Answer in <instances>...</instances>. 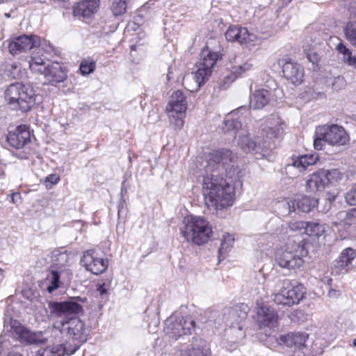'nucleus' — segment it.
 <instances>
[{"instance_id":"f257e3e1","label":"nucleus","mask_w":356,"mask_h":356,"mask_svg":"<svg viewBox=\"0 0 356 356\" xmlns=\"http://www.w3.org/2000/svg\"><path fill=\"white\" fill-rule=\"evenodd\" d=\"M235 157L232 151L228 149H218L209 154L202 187L208 207L220 210L233 204L234 186L220 175L227 171Z\"/></svg>"},{"instance_id":"f03ea898","label":"nucleus","mask_w":356,"mask_h":356,"mask_svg":"<svg viewBox=\"0 0 356 356\" xmlns=\"http://www.w3.org/2000/svg\"><path fill=\"white\" fill-rule=\"evenodd\" d=\"M49 308L51 315L58 318L54 327L60 333L69 337L71 352H76L88 339L89 330L85 323L75 316L83 312V307L74 299L63 302H50Z\"/></svg>"},{"instance_id":"7ed1b4c3","label":"nucleus","mask_w":356,"mask_h":356,"mask_svg":"<svg viewBox=\"0 0 356 356\" xmlns=\"http://www.w3.org/2000/svg\"><path fill=\"white\" fill-rule=\"evenodd\" d=\"M5 97L12 109L26 113L35 106L37 95L31 84L15 82L6 88Z\"/></svg>"},{"instance_id":"20e7f679","label":"nucleus","mask_w":356,"mask_h":356,"mask_svg":"<svg viewBox=\"0 0 356 356\" xmlns=\"http://www.w3.org/2000/svg\"><path fill=\"white\" fill-rule=\"evenodd\" d=\"M308 253L304 239L300 236L289 239L284 250L276 254L277 264L284 268H299L304 263L303 257Z\"/></svg>"},{"instance_id":"39448f33","label":"nucleus","mask_w":356,"mask_h":356,"mask_svg":"<svg viewBox=\"0 0 356 356\" xmlns=\"http://www.w3.org/2000/svg\"><path fill=\"white\" fill-rule=\"evenodd\" d=\"M183 222L184 227L181 229V233L187 241L200 245L207 243L210 238L211 228L203 218L188 216L184 218Z\"/></svg>"},{"instance_id":"423d86ee","label":"nucleus","mask_w":356,"mask_h":356,"mask_svg":"<svg viewBox=\"0 0 356 356\" xmlns=\"http://www.w3.org/2000/svg\"><path fill=\"white\" fill-rule=\"evenodd\" d=\"M273 282L280 289L273 294V301L277 305L293 306L297 305L303 298L305 289L302 284L288 279H275Z\"/></svg>"},{"instance_id":"0eeeda50","label":"nucleus","mask_w":356,"mask_h":356,"mask_svg":"<svg viewBox=\"0 0 356 356\" xmlns=\"http://www.w3.org/2000/svg\"><path fill=\"white\" fill-rule=\"evenodd\" d=\"M186 95L181 90L172 92L165 108L170 124L175 129H181L184 124L187 109Z\"/></svg>"},{"instance_id":"6e6552de","label":"nucleus","mask_w":356,"mask_h":356,"mask_svg":"<svg viewBox=\"0 0 356 356\" xmlns=\"http://www.w3.org/2000/svg\"><path fill=\"white\" fill-rule=\"evenodd\" d=\"M246 317L247 312L241 309L228 308L224 311L222 319L225 323L230 324V328L227 330L228 334L233 335L229 339L230 343H238L245 337L241 322Z\"/></svg>"},{"instance_id":"1a4fd4ad","label":"nucleus","mask_w":356,"mask_h":356,"mask_svg":"<svg viewBox=\"0 0 356 356\" xmlns=\"http://www.w3.org/2000/svg\"><path fill=\"white\" fill-rule=\"evenodd\" d=\"M220 58V54L218 52L211 51L207 48L202 51L197 65L198 68L193 76L197 83L195 90L199 89L208 81L213 66Z\"/></svg>"},{"instance_id":"9d476101","label":"nucleus","mask_w":356,"mask_h":356,"mask_svg":"<svg viewBox=\"0 0 356 356\" xmlns=\"http://www.w3.org/2000/svg\"><path fill=\"white\" fill-rule=\"evenodd\" d=\"M237 145L243 152L257 156V159L264 157L270 149L267 141H261L259 136L251 137L244 129L238 132Z\"/></svg>"},{"instance_id":"9b49d317","label":"nucleus","mask_w":356,"mask_h":356,"mask_svg":"<svg viewBox=\"0 0 356 356\" xmlns=\"http://www.w3.org/2000/svg\"><path fill=\"white\" fill-rule=\"evenodd\" d=\"M194 327L195 321L190 318L171 316L165 321L164 331L170 337L177 339L182 335L191 334Z\"/></svg>"},{"instance_id":"f8f14e48","label":"nucleus","mask_w":356,"mask_h":356,"mask_svg":"<svg viewBox=\"0 0 356 356\" xmlns=\"http://www.w3.org/2000/svg\"><path fill=\"white\" fill-rule=\"evenodd\" d=\"M322 131L324 140L330 145L339 147L346 145L350 140L349 135L341 126H325L322 127Z\"/></svg>"},{"instance_id":"ddd939ff","label":"nucleus","mask_w":356,"mask_h":356,"mask_svg":"<svg viewBox=\"0 0 356 356\" xmlns=\"http://www.w3.org/2000/svg\"><path fill=\"white\" fill-rule=\"evenodd\" d=\"M80 263L86 270L95 275L104 273L108 268V260L97 257L94 250L85 251Z\"/></svg>"},{"instance_id":"4468645a","label":"nucleus","mask_w":356,"mask_h":356,"mask_svg":"<svg viewBox=\"0 0 356 356\" xmlns=\"http://www.w3.org/2000/svg\"><path fill=\"white\" fill-rule=\"evenodd\" d=\"M9 331L18 339L28 343H44L47 341V339L41 333L31 332L16 320L10 321Z\"/></svg>"},{"instance_id":"2eb2a0df","label":"nucleus","mask_w":356,"mask_h":356,"mask_svg":"<svg viewBox=\"0 0 356 356\" xmlns=\"http://www.w3.org/2000/svg\"><path fill=\"white\" fill-rule=\"evenodd\" d=\"M40 39L37 35H22L11 40L8 44L9 52L16 55L38 47Z\"/></svg>"},{"instance_id":"dca6fc26","label":"nucleus","mask_w":356,"mask_h":356,"mask_svg":"<svg viewBox=\"0 0 356 356\" xmlns=\"http://www.w3.org/2000/svg\"><path fill=\"white\" fill-rule=\"evenodd\" d=\"M279 64L282 65L284 76L291 83L300 85L302 83L304 70L298 63L282 60L279 62Z\"/></svg>"},{"instance_id":"f3484780","label":"nucleus","mask_w":356,"mask_h":356,"mask_svg":"<svg viewBox=\"0 0 356 356\" xmlns=\"http://www.w3.org/2000/svg\"><path fill=\"white\" fill-rule=\"evenodd\" d=\"M356 257V250L347 248L342 250L338 259L334 261L332 272L336 274L347 273L352 268V261Z\"/></svg>"},{"instance_id":"a211bd4d","label":"nucleus","mask_w":356,"mask_h":356,"mask_svg":"<svg viewBox=\"0 0 356 356\" xmlns=\"http://www.w3.org/2000/svg\"><path fill=\"white\" fill-rule=\"evenodd\" d=\"M6 140L11 147L15 149L24 147L31 140L29 127L24 124L18 126L14 131L8 133Z\"/></svg>"},{"instance_id":"6ab92c4d","label":"nucleus","mask_w":356,"mask_h":356,"mask_svg":"<svg viewBox=\"0 0 356 356\" xmlns=\"http://www.w3.org/2000/svg\"><path fill=\"white\" fill-rule=\"evenodd\" d=\"M278 315L274 309L263 305L257 313V322L260 328L273 327L277 325Z\"/></svg>"},{"instance_id":"aec40b11","label":"nucleus","mask_w":356,"mask_h":356,"mask_svg":"<svg viewBox=\"0 0 356 356\" xmlns=\"http://www.w3.org/2000/svg\"><path fill=\"white\" fill-rule=\"evenodd\" d=\"M330 184L325 170L322 169L313 173L306 183L307 190L315 193L322 191Z\"/></svg>"},{"instance_id":"412c9836","label":"nucleus","mask_w":356,"mask_h":356,"mask_svg":"<svg viewBox=\"0 0 356 356\" xmlns=\"http://www.w3.org/2000/svg\"><path fill=\"white\" fill-rule=\"evenodd\" d=\"M285 127L286 124L277 115H272L263 131L268 138H280L284 135Z\"/></svg>"},{"instance_id":"4be33fe9","label":"nucleus","mask_w":356,"mask_h":356,"mask_svg":"<svg viewBox=\"0 0 356 356\" xmlns=\"http://www.w3.org/2000/svg\"><path fill=\"white\" fill-rule=\"evenodd\" d=\"M99 6V0H83L74 6V15L78 17L89 18Z\"/></svg>"},{"instance_id":"5701e85b","label":"nucleus","mask_w":356,"mask_h":356,"mask_svg":"<svg viewBox=\"0 0 356 356\" xmlns=\"http://www.w3.org/2000/svg\"><path fill=\"white\" fill-rule=\"evenodd\" d=\"M316 204L315 199H312L308 196H302L300 198L291 200L286 202L284 205L289 210V213L295 211L296 209L308 213L311 211L312 208L314 207Z\"/></svg>"},{"instance_id":"b1692460","label":"nucleus","mask_w":356,"mask_h":356,"mask_svg":"<svg viewBox=\"0 0 356 356\" xmlns=\"http://www.w3.org/2000/svg\"><path fill=\"white\" fill-rule=\"evenodd\" d=\"M280 341L288 347L302 350L306 347L305 342L308 334L305 332H291L280 337Z\"/></svg>"},{"instance_id":"393cba45","label":"nucleus","mask_w":356,"mask_h":356,"mask_svg":"<svg viewBox=\"0 0 356 356\" xmlns=\"http://www.w3.org/2000/svg\"><path fill=\"white\" fill-rule=\"evenodd\" d=\"M318 157L316 154H305L292 158L291 163L287 164L286 168L289 170L291 168H297L299 172L306 170L309 166L314 165Z\"/></svg>"},{"instance_id":"a878e982","label":"nucleus","mask_w":356,"mask_h":356,"mask_svg":"<svg viewBox=\"0 0 356 356\" xmlns=\"http://www.w3.org/2000/svg\"><path fill=\"white\" fill-rule=\"evenodd\" d=\"M242 111H248V108L245 106H241L237 109L232 111L230 113H229L224 121L225 127L224 130L225 132L232 133L234 137H236V134L238 136V132L241 131L240 129L242 127L241 122L238 120V119H234V117L238 112Z\"/></svg>"},{"instance_id":"bb28decb","label":"nucleus","mask_w":356,"mask_h":356,"mask_svg":"<svg viewBox=\"0 0 356 356\" xmlns=\"http://www.w3.org/2000/svg\"><path fill=\"white\" fill-rule=\"evenodd\" d=\"M44 78L51 85L56 86L63 82L67 78V74L62 67L58 63H55L49 65Z\"/></svg>"},{"instance_id":"cd10ccee","label":"nucleus","mask_w":356,"mask_h":356,"mask_svg":"<svg viewBox=\"0 0 356 356\" xmlns=\"http://www.w3.org/2000/svg\"><path fill=\"white\" fill-rule=\"evenodd\" d=\"M349 8L351 19L347 23L344 33L346 38L356 47V2Z\"/></svg>"},{"instance_id":"c85d7f7f","label":"nucleus","mask_w":356,"mask_h":356,"mask_svg":"<svg viewBox=\"0 0 356 356\" xmlns=\"http://www.w3.org/2000/svg\"><path fill=\"white\" fill-rule=\"evenodd\" d=\"M248 36V29L238 26H229L225 33V38L228 41L239 43L246 42Z\"/></svg>"},{"instance_id":"c756f323","label":"nucleus","mask_w":356,"mask_h":356,"mask_svg":"<svg viewBox=\"0 0 356 356\" xmlns=\"http://www.w3.org/2000/svg\"><path fill=\"white\" fill-rule=\"evenodd\" d=\"M252 64L249 60H243L242 55L235 56L232 60L231 72L236 77L251 70Z\"/></svg>"},{"instance_id":"7c9ffc66","label":"nucleus","mask_w":356,"mask_h":356,"mask_svg":"<svg viewBox=\"0 0 356 356\" xmlns=\"http://www.w3.org/2000/svg\"><path fill=\"white\" fill-rule=\"evenodd\" d=\"M270 100V92L264 89L256 90L250 97V107L253 109L264 108Z\"/></svg>"},{"instance_id":"2f4dec72","label":"nucleus","mask_w":356,"mask_h":356,"mask_svg":"<svg viewBox=\"0 0 356 356\" xmlns=\"http://www.w3.org/2000/svg\"><path fill=\"white\" fill-rule=\"evenodd\" d=\"M21 66L18 63L5 62L1 66V71L4 76L11 79L21 77Z\"/></svg>"},{"instance_id":"473e14b6","label":"nucleus","mask_w":356,"mask_h":356,"mask_svg":"<svg viewBox=\"0 0 356 356\" xmlns=\"http://www.w3.org/2000/svg\"><path fill=\"white\" fill-rule=\"evenodd\" d=\"M336 49L341 55V60L348 66L356 68V56H353L352 51L342 42H339Z\"/></svg>"},{"instance_id":"72a5a7b5","label":"nucleus","mask_w":356,"mask_h":356,"mask_svg":"<svg viewBox=\"0 0 356 356\" xmlns=\"http://www.w3.org/2000/svg\"><path fill=\"white\" fill-rule=\"evenodd\" d=\"M51 64L47 63L40 58H31L29 60V68L35 74H42L44 76Z\"/></svg>"},{"instance_id":"f704fd0d","label":"nucleus","mask_w":356,"mask_h":356,"mask_svg":"<svg viewBox=\"0 0 356 356\" xmlns=\"http://www.w3.org/2000/svg\"><path fill=\"white\" fill-rule=\"evenodd\" d=\"M71 344L67 341L65 343L54 346L51 348H47L50 350L51 356H64L65 355H71L75 352H71Z\"/></svg>"},{"instance_id":"c9c22d12","label":"nucleus","mask_w":356,"mask_h":356,"mask_svg":"<svg viewBox=\"0 0 356 356\" xmlns=\"http://www.w3.org/2000/svg\"><path fill=\"white\" fill-rule=\"evenodd\" d=\"M60 273L56 270H52L47 276L46 282L48 284L47 290L49 293H52L57 289L60 286Z\"/></svg>"},{"instance_id":"e433bc0d","label":"nucleus","mask_w":356,"mask_h":356,"mask_svg":"<svg viewBox=\"0 0 356 356\" xmlns=\"http://www.w3.org/2000/svg\"><path fill=\"white\" fill-rule=\"evenodd\" d=\"M308 226V222L305 221H294L288 224L287 227H282L281 230L283 232L288 234L289 230L291 232H299L305 234V229Z\"/></svg>"},{"instance_id":"4c0bfd02","label":"nucleus","mask_w":356,"mask_h":356,"mask_svg":"<svg viewBox=\"0 0 356 356\" xmlns=\"http://www.w3.org/2000/svg\"><path fill=\"white\" fill-rule=\"evenodd\" d=\"M111 9L115 16L121 15L127 9V0H110Z\"/></svg>"},{"instance_id":"58836bf2","label":"nucleus","mask_w":356,"mask_h":356,"mask_svg":"<svg viewBox=\"0 0 356 356\" xmlns=\"http://www.w3.org/2000/svg\"><path fill=\"white\" fill-rule=\"evenodd\" d=\"M234 242V236L230 234H227L223 236L220 248L218 250L219 254H222L229 251L233 246Z\"/></svg>"},{"instance_id":"ea45409f","label":"nucleus","mask_w":356,"mask_h":356,"mask_svg":"<svg viewBox=\"0 0 356 356\" xmlns=\"http://www.w3.org/2000/svg\"><path fill=\"white\" fill-rule=\"evenodd\" d=\"M52 258L56 265L62 266L68 261L69 255L66 252L55 250L53 252Z\"/></svg>"},{"instance_id":"a19ab883","label":"nucleus","mask_w":356,"mask_h":356,"mask_svg":"<svg viewBox=\"0 0 356 356\" xmlns=\"http://www.w3.org/2000/svg\"><path fill=\"white\" fill-rule=\"evenodd\" d=\"M330 84L332 89L335 91L341 90L346 86V81L343 76H338L332 79Z\"/></svg>"},{"instance_id":"79ce46f5","label":"nucleus","mask_w":356,"mask_h":356,"mask_svg":"<svg viewBox=\"0 0 356 356\" xmlns=\"http://www.w3.org/2000/svg\"><path fill=\"white\" fill-rule=\"evenodd\" d=\"M325 140H324L323 137V131H322V127L317 129L316 131V137L314 140V146L316 149H324Z\"/></svg>"},{"instance_id":"37998d69","label":"nucleus","mask_w":356,"mask_h":356,"mask_svg":"<svg viewBox=\"0 0 356 356\" xmlns=\"http://www.w3.org/2000/svg\"><path fill=\"white\" fill-rule=\"evenodd\" d=\"M322 226L316 222H309L307 229H305V234L309 236H318L322 232Z\"/></svg>"},{"instance_id":"c03bdc74","label":"nucleus","mask_w":356,"mask_h":356,"mask_svg":"<svg viewBox=\"0 0 356 356\" xmlns=\"http://www.w3.org/2000/svg\"><path fill=\"white\" fill-rule=\"evenodd\" d=\"M95 64L94 62H87L83 60L81 63L79 70L83 75H87L95 70Z\"/></svg>"},{"instance_id":"a18cd8bd","label":"nucleus","mask_w":356,"mask_h":356,"mask_svg":"<svg viewBox=\"0 0 356 356\" xmlns=\"http://www.w3.org/2000/svg\"><path fill=\"white\" fill-rule=\"evenodd\" d=\"M347 203L350 205H356V186L353 187L345 196Z\"/></svg>"},{"instance_id":"49530a36","label":"nucleus","mask_w":356,"mask_h":356,"mask_svg":"<svg viewBox=\"0 0 356 356\" xmlns=\"http://www.w3.org/2000/svg\"><path fill=\"white\" fill-rule=\"evenodd\" d=\"M304 51H305V54H306V57H307V60L310 63H312L314 65L315 64L318 63V62L320 59V57H319L318 54H316V52L314 50L310 49L308 51H307L306 49H305Z\"/></svg>"},{"instance_id":"de8ad7c7","label":"nucleus","mask_w":356,"mask_h":356,"mask_svg":"<svg viewBox=\"0 0 356 356\" xmlns=\"http://www.w3.org/2000/svg\"><path fill=\"white\" fill-rule=\"evenodd\" d=\"M327 172V177L330 180V183L332 180L338 181L342 179V174L337 169H332L330 170H325Z\"/></svg>"},{"instance_id":"09e8293b","label":"nucleus","mask_w":356,"mask_h":356,"mask_svg":"<svg viewBox=\"0 0 356 356\" xmlns=\"http://www.w3.org/2000/svg\"><path fill=\"white\" fill-rule=\"evenodd\" d=\"M109 289V284L102 283L97 285V291L99 293V295L103 297L108 293V291Z\"/></svg>"},{"instance_id":"8fccbe9b","label":"nucleus","mask_w":356,"mask_h":356,"mask_svg":"<svg viewBox=\"0 0 356 356\" xmlns=\"http://www.w3.org/2000/svg\"><path fill=\"white\" fill-rule=\"evenodd\" d=\"M186 356H207L201 348H191L190 349Z\"/></svg>"},{"instance_id":"3c124183","label":"nucleus","mask_w":356,"mask_h":356,"mask_svg":"<svg viewBox=\"0 0 356 356\" xmlns=\"http://www.w3.org/2000/svg\"><path fill=\"white\" fill-rule=\"evenodd\" d=\"M60 178L58 175L51 174L46 177L45 182L47 184L49 183L51 185L56 184Z\"/></svg>"},{"instance_id":"603ef678","label":"nucleus","mask_w":356,"mask_h":356,"mask_svg":"<svg viewBox=\"0 0 356 356\" xmlns=\"http://www.w3.org/2000/svg\"><path fill=\"white\" fill-rule=\"evenodd\" d=\"M356 218V208L350 210L346 213V220H352Z\"/></svg>"},{"instance_id":"864d4df0","label":"nucleus","mask_w":356,"mask_h":356,"mask_svg":"<svg viewBox=\"0 0 356 356\" xmlns=\"http://www.w3.org/2000/svg\"><path fill=\"white\" fill-rule=\"evenodd\" d=\"M50 350L45 349H40L35 356H51Z\"/></svg>"},{"instance_id":"5fc2aeb1","label":"nucleus","mask_w":356,"mask_h":356,"mask_svg":"<svg viewBox=\"0 0 356 356\" xmlns=\"http://www.w3.org/2000/svg\"><path fill=\"white\" fill-rule=\"evenodd\" d=\"M340 295V293L339 291L335 289H330L328 292V296L330 298H337Z\"/></svg>"},{"instance_id":"6e6d98bb","label":"nucleus","mask_w":356,"mask_h":356,"mask_svg":"<svg viewBox=\"0 0 356 356\" xmlns=\"http://www.w3.org/2000/svg\"><path fill=\"white\" fill-rule=\"evenodd\" d=\"M127 193V190L125 187V181L122 182V188H121V195L123 196Z\"/></svg>"},{"instance_id":"4d7b16f0","label":"nucleus","mask_w":356,"mask_h":356,"mask_svg":"<svg viewBox=\"0 0 356 356\" xmlns=\"http://www.w3.org/2000/svg\"><path fill=\"white\" fill-rule=\"evenodd\" d=\"M124 204H125L124 200H122L120 202V204H119V206H118V216L120 215Z\"/></svg>"},{"instance_id":"13d9d810","label":"nucleus","mask_w":356,"mask_h":356,"mask_svg":"<svg viewBox=\"0 0 356 356\" xmlns=\"http://www.w3.org/2000/svg\"><path fill=\"white\" fill-rule=\"evenodd\" d=\"M4 176V166L0 164V179Z\"/></svg>"},{"instance_id":"bf43d9fd","label":"nucleus","mask_w":356,"mask_h":356,"mask_svg":"<svg viewBox=\"0 0 356 356\" xmlns=\"http://www.w3.org/2000/svg\"><path fill=\"white\" fill-rule=\"evenodd\" d=\"M172 73V67H170L168 68V73L167 74V79H168V81H170L172 79V76H171Z\"/></svg>"},{"instance_id":"052dcab7","label":"nucleus","mask_w":356,"mask_h":356,"mask_svg":"<svg viewBox=\"0 0 356 356\" xmlns=\"http://www.w3.org/2000/svg\"><path fill=\"white\" fill-rule=\"evenodd\" d=\"M19 197V193H13L12 194V202L13 203H16V201H15V197Z\"/></svg>"},{"instance_id":"680f3d73","label":"nucleus","mask_w":356,"mask_h":356,"mask_svg":"<svg viewBox=\"0 0 356 356\" xmlns=\"http://www.w3.org/2000/svg\"><path fill=\"white\" fill-rule=\"evenodd\" d=\"M8 356H22V355L20 353H19L13 351V352L9 353Z\"/></svg>"},{"instance_id":"e2e57ef3","label":"nucleus","mask_w":356,"mask_h":356,"mask_svg":"<svg viewBox=\"0 0 356 356\" xmlns=\"http://www.w3.org/2000/svg\"><path fill=\"white\" fill-rule=\"evenodd\" d=\"M76 299L80 300L82 302H84L86 300V298H81L79 297L76 298Z\"/></svg>"},{"instance_id":"0e129e2a","label":"nucleus","mask_w":356,"mask_h":356,"mask_svg":"<svg viewBox=\"0 0 356 356\" xmlns=\"http://www.w3.org/2000/svg\"><path fill=\"white\" fill-rule=\"evenodd\" d=\"M353 346L356 347V338L353 341Z\"/></svg>"},{"instance_id":"69168bd1","label":"nucleus","mask_w":356,"mask_h":356,"mask_svg":"<svg viewBox=\"0 0 356 356\" xmlns=\"http://www.w3.org/2000/svg\"><path fill=\"white\" fill-rule=\"evenodd\" d=\"M3 278V272L1 270H0V281L2 280Z\"/></svg>"},{"instance_id":"338daca9","label":"nucleus","mask_w":356,"mask_h":356,"mask_svg":"<svg viewBox=\"0 0 356 356\" xmlns=\"http://www.w3.org/2000/svg\"><path fill=\"white\" fill-rule=\"evenodd\" d=\"M240 172L239 170H237V173H236V177L234 178V179H238L239 178V175H238V173Z\"/></svg>"},{"instance_id":"774afa93","label":"nucleus","mask_w":356,"mask_h":356,"mask_svg":"<svg viewBox=\"0 0 356 356\" xmlns=\"http://www.w3.org/2000/svg\"><path fill=\"white\" fill-rule=\"evenodd\" d=\"M4 15L7 18L10 17V13H5Z\"/></svg>"}]
</instances>
